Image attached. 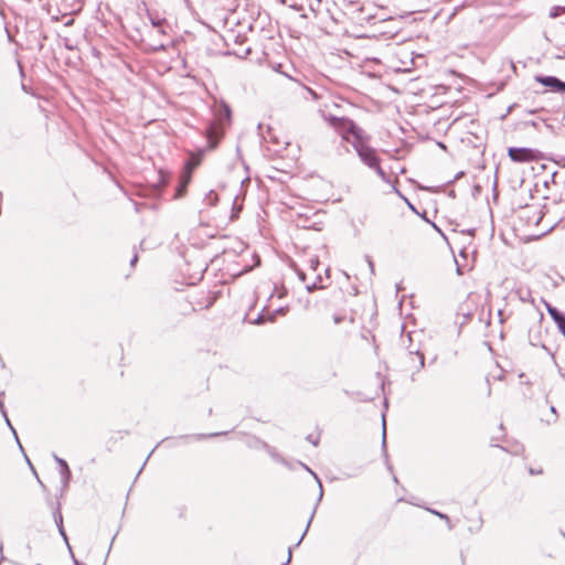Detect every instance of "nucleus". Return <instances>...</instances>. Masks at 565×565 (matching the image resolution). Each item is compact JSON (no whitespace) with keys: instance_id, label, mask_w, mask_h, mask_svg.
Here are the masks:
<instances>
[{"instance_id":"nucleus-7","label":"nucleus","mask_w":565,"mask_h":565,"mask_svg":"<svg viewBox=\"0 0 565 565\" xmlns=\"http://www.w3.org/2000/svg\"><path fill=\"white\" fill-rule=\"evenodd\" d=\"M218 201V196H217V193H214L213 191H211L210 193H207L204 198V203L209 206H214L216 205Z\"/></svg>"},{"instance_id":"nucleus-16","label":"nucleus","mask_w":565,"mask_h":565,"mask_svg":"<svg viewBox=\"0 0 565 565\" xmlns=\"http://www.w3.org/2000/svg\"><path fill=\"white\" fill-rule=\"evenodd\" d=\"M210 127H211V128L209 129V136H207V138H209V140L211 141V140H212V138H213V135H214V128H213V127H215V126H214V125H212V126H210Z\"/></svg>"},{"instance_id":"nucleus-18","label":"nucleus","mask_w":565,"mask_h":565,"mask_svg":"<svg viewBox=\"0 0 565 565\" xmlns=\"http://www.w3.org/2000/svg\"><path fill=\"white\" fill-rule=\"evenodd\" d=\"M385 436H386V433H385V419L383 418V446H385Z\"/></svg>"},{"instance_id":"nucleus-25","label":"nucleus","mask_w":565,"mask_h":565,"mask_svg":"<svg viewBox=\"0 0 565 565\" xmlns=\"http://www.w3.org/2000/svg\"><path fill=\"white\" fill-rule=\"evenodd\" d=\"M307 90H308V92H309V93H310L315 98L317 97L316 93H315L312 89L307 88Z\"/></svg>"},{"instance_id":"nucleus-5","label":"nucleus","mask_w":565,"mask_h":565,"mask_svg":"<svg viewBox=\"0 0 565 565\" xmlns=\"http://www.w3.org/2000/svg\"><path fill=\"white\" fill-rule=\"evenodd\" d=\"M54 459L56 462L61 466V475L63 477L64 482L66 483L68 481V478L71 476L70 468L65 460L58 458L57 456H54Z\"/></svg>"},{"instance_id":"nucleus-26","label":"nucleus","mask_w":565,"mask_h":565,"mask_svg":"<svg viewBox=\"0 0 565 565\" xmlns=\"http://www.w3.org/2000/svg\"><path fill=\"white\" fill-rule=\"evenodd\" d=\"M420 364L424 365V356H420Z\"/></svg>"},{"instance_id":"nucleus-6","label":"nucleus","mask_w":565,"mask_h":565,"mask_svg":"<svg viewBox=\"0 0 565 565\" xmlns=\"http://www.w3.org/2000/svg\"><path fill=\"white\" fill-rule=\"evenodd\" d=\"M150 21H151V24L153 25V28H156L159 33H161V34L166 33L164 20L158 19V18H153V17L150 15Z\"/></svg>"},{"instance_id":"nucleus-9","label":"nucleus","mask_w":565,"mask_h":565,"mask_svg":"<svg viewBox=\"0 0 565 565\" xmlns=\"http://www.w3.org/2000/svg\"><path fill=\"white\" fill-rule=\"evenodd\" d=\"M55 521L57 523L58 531H60L61 535L64 537L65 542L67 543V536L65 534V531H64L63 524H62V521H63L62 515L58 514V518H55Z\"/></svg>"},{"instance_id":"nucleus-10","label":"nucleus","mask_w":565,"mask_h":565,"mask_svg":"<svg viewBox=\"0 0 565 565\" xmlns=\"http://www.w3.org/2000/svg\"><path fill=\"white\" fill-rule=\"evenodd\" d=\"M318 266H319V259H318V257H316V256H315V257H311V258L309 259V268H310L311 270L316 271V270H317V268H318Z\"/></svg>"},{"instance_id":"nucleus-12","label":"nucleus","mask_w":565,"mask_h":565,"mask_svg":"<svg viewBox=\"0 0 565 565\" xmlns=\"http://www.w3.org/2000/svg\"><path fill=\"white\" fill-rule=\"evenodd\" d=\"M303 467L317 479V481L319 483V488H320L319 499H321L323 492H322V484H321L320 480L318 479L317 475L312 470H310L307 466H303Z\"/></svg>"},{"instance_id":"nucleus-19","label":"nucleus","mask_w":565,"mask_h":565,"mask_svg":"<svg viewBox=\"0 0 565 565\" xmlns=\"http://www.w3.org/2000/svg\"><path fill=\"white\" fill-rule=\"evenodd\" d=\"M298 276L302 281L306 279V274L302 270H298Z\"/></svg>"},{"instance_id":"nucleus-13","label":"nucleus","mask_w":565,"mask_h":565,"mask_svg":"<svg viewBox=\"0 0 565 565\" xmlns=\"http://www.w3.org/2000/svg\"><path fill=\"white\" fill-rule=\"evenodd\" d=\"M0 411H1V412H2V414H3V416H4L6 420H7V424H8L10 427H12V426H11V424H10V422H9V419H8V417H7V414H6L4 409H3V404H2V402H0ZM11 429H12V430H14L13 428H11ZM13 433L15 434V431H13Z\"/></svg>"},{"instance_id":"nucleus-14","label":"nucleus","mask_w":565,"mask_h":565,"mask_svg":"<svg viewBox=\"0 0 565 565\" xmlns=\"http://www.w3.org/2000/svg\"><path fill=\"white\" fill-rule=\"evenodd\" d=\"M343 319H344V317H342V316H338V315H335V316L333 317V321H334V323H335V324L341 323V322L343 321Z\"/></svg>"},{"instance_id":"nucleus-27","label":"nucleus","mask_w":565,"mask_h":565,"mask_svg":"<svg viewBox=\"0 0 565 565\" xmlns=\"http://www.w3.org/2000/svg\"><path fill=\"white\" fill-rule=\"evenodd\" d=\"M215 145H216V142H215V141H213V142L211 143V148H214V147H215Z\"/></svg>"},{"instance_id":"nucleus-22","label":"nucleus","mask_w":565,"mask_h":565,"mask_svg":"<svg viewBox=\"0 0 565 565\" xmlns=\"http://www.w3.org/2000/svg\"><path fill=\"white\" fill-rule=\"evenodd\" d=\"M290 558H291V547L288 548V558H287L286 564L290 562Z\"/></svg>"},{"instance_id":"nucleus-17","label":"nucleus","mask_w":565,"mask_h":565,"mask_svg":"<svg viewBox=\"0 0 565 565\" xmlns=\"http://www.w3.org/2000/svg\"><path fill=\"white\" fill-rule=\"evenodd\" d=\"M265 321L264 316H258V318L255 320V323L260 324Z\"/></svg>"},{"instance_id":"nucleus-8","label":"nucleus","mask_w":565,"mask_h":565,"mask_svg":"<svg viewBox=\"0 0 565 565\" xmlns=\"http://www.w3.org/2000/svg\"><path fill=\"white\" fill-rule=\"evenodd\" d=\"M563 13H565V4L564 6H555L551 9L550 17L554 19V18L559 17Z\"/></svg>"},{"instance_id":"nucleus-23","label":"nucleus","mask_w":565,"mask_h":565,"mask_svg":"<svg viewBox=\"0 0 565 565\" xmlns=\"http://www.w3.org/2000/svg\"><path fill=\"white\" fill-rule=\"evenodd\" d=\"M137 260H138V257H137V255H135V256L132 257L131 262H130V263H131V265L134 266V265L137 263Z\"/></svg>"},{"instance_id":"nucleus-3","label":"nucleus","mask_w":565,"mask_h":565,"mask_svg":"<svg viewBox=\"0 0 565 565\" xmlns=\"http://www.w3.org/2000/svg\"><path fill=\"white\" fill-rule=\"evenodd\" d=\"M536 82L548 87L552 92H564L565 93V82L561 81L555 76H536Z\"/></svg>"},{"instance_id":"nucleus-24","label":"nucleus","mask_w":565,"mask_h":565,"mask_svg":"<svg viewBox=\"0 0 565 565\" xmlns=\"http://www.w3.org/2000/svg\"><path fill=\"white\" fill-rule=\"evenodd\" d=\"M306 532H307V530L303 532V534L301 535L300 540L297 542V544H296L297 546H298V545H300V542L302 541V539H303V536H305Z\"/></svg>"},{"instance_id":"nucleus-20","label":"nucleus","mask_w":565,"mask_h":565,"mask_svg":"<svg viewBox=\"0 0 565 565\" xmlns=\"http://www.w3.org/2000/svg\"><path fill=\"white\" fill-rule=\"evenodd\" d=\"M433 513L437 514L440 519H445V520H448V516L443 514V513H439V512H436V511H431Z\"/></svg>"},{"instance_id":"nucleus-2","label":"nucleus","mask_w":565,"mask_h":565,"mask_svg":"<svg viewBox=\"0 0 565 565\" xmlns=\"http://www.w3.org/2000/svg\"><path fill=\"white\" fill-rule=\"evenodd\" d=\"M508 154L512 161L526 162L534 159V151L530 148H509Z\"/></svg>"},{"instance_id":"nucleus-15","label":"nucleus","mask_w":565,"mask_h":565,"mask_svg":"<svg viewBox=\"0 0 565 565\" xmlns=\"http://www.w3.org/2000/svg\"><path fill=\"white\" fill-rule=\"evenodd\" d=\"M317 288H318V282L317 281H315L312 285H308L307 286V290L308 291H313Z\"/></svg>"},{"instance_id":"nucleus-1","label":"nucleus","mask_w":565,"mask_h":565,"mask_svg":"<svg viewBox=\"0 0 565 565\" xmlns=\"http://www.w3.org/2000/svg\"><path fill=\"white\" fill-rule=\"evenodd\" d=\"M344 129L345 135H343V139L350 141L348 135L353 136L351 143L361 161L370 169L374 170L383 181H387V175L380 166V158L377 157L376 150L366 143L367 138L364 136L363 130L352 120H347Z\"/></svg>"},{"instance_id":"nucleus-11","label":"nucleus","mask_w":565,"mask_h":565,"mask_svg":"<svg viewBox=\"0 0 565 565\" xmlns=\"http://www.w3.org/2000/svg\"><path fill=\"white\" fill-rule=\"evenodd\" d=\"M221 111L223 113L226 119L231 118V108L226 104L221 105Z\"/></svg>"},{"instance_id":"nucleus-4","label":"nucleus","mask_w":565,"mask_h":565,"mask_svg":"<svg viewBox=\"0 0 565 565\" xmlns=\"http://www.w3.org/2000/svg\"><path fill=\"white\" fill-rule=\"evenodd\" d=\"M547 311L552 319L557 323L559 330L565 329V317L554 307L547 305Z\"/></svg>"},{"instance_id":"nucleus-21","label":"nucleus","mask_w":565,"mask_h":565,"mask_svg":"<svg viewBox=\"0 0 565 565\" xmlns=\"http://www.w3.org/2000/svg\"><path fill=\"white\" fill-rule=\"evenodd\" d=\"M307 439H308L310 443H312L315 446H317V445H318V440H317V439H313V438L311 437V435H309Z\"/></svg>"}]
</instances>
